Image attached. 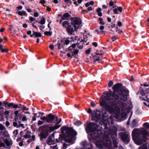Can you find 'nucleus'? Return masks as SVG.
Wrapping results in <instances>:
<instances>
[{
    "label": "nucleus",
    "mask_w": 149,
    "mask_h": 149,
    "mask_svg": "<svg viewBox=\"0 0 149 149\" xmlns=\"http://www.w3.org/2000/svg\"><path fill=\"white\" fill-rule=\"evenodd\" d=\"M112 89L113 92L112 93L109 91L106 93L104 97L105 100H102L100 102V105L105 108V111L111 113H114L115 110L118 109L119 107L122 109L121 117L125 118L127 116L126 113L130 111L131 105V102H123L127 100L129 91L123 88L122 84L120 83L114 85Z\"/></svg>",
    "instance_id": "1"
},
{
    "label": "nucleus",
    "mask_w": 149,
    "mask_h": 149,
    "mask_svg": "<svg viewBox=\"0 0 149 149\" xmlns=\"http://www.w3.org/2000/svg\"><path fill=\"white\" fill-rule=\"evenodd\" d=\"M106 111H97L92 115V120L96 122H90L86 126L85 130L87 133L92 132L91 136L93 140H99L103 136L104 129L107 130L109 126L110 121L112 124L113 119L111 116L109 118Z\"/></svg>",
    "instance_id": "2"
},
{
    "label": "nucleus",
    "mask_w": 149,
    "mask_h": 149,
    "mask_svg": "<svg viewBox=\"0 0 149 149\" xmlns=\"http://www.w3.org/2000/svg\"><path fill=\"white\" fill-rule=\"evenodd\" d=\"M81 19L78 17L72 18L71 20V23L68 26V32L70 35L73 34L75 31L80 29L82 26Z\"/></svg>",
    "instance_id": "3"
},
{
    "label": "nucleus",
    "mask_w": 149,
    "mask_h": 149,
    "mask_svg": "<svg viewBox=\"0 0 149 149\" xmlns=\"http://www.w3.org/2000/svg\"><path fill=\"white\" fill-rule=\"evenodd\" d=\"M61 132L63 134V136L64 137L68 139H65L64 140H75L76 139V136L77 135V132L72 128L64 126L61 127Z\"/></svg>",
    "instance_id": "4"
},
{
    "label": "nucleus",
    "mask_w": 149,
    "mask_h": 149,
    "mask_svg": "<svg viewBox=\"0 0 149 149\" xmlns=\"http://www.w3.org/2000/svg\"><path fill=\"white\" fill-rule=\"evenodd\" d=\"M136 129H134L132 132V140H142L140 138V136L144 140H148L149 139V133L146 130L142 129L140 130L139 134L136 131Z\"/></svg>",
    "instance_id": "5"
},
{
    "label": "nucleus",
    "mask_w": 149,
    "mask_h": 149,
    "mask_svg": "<svg viewBox=\"0 0 149 149\" xmlns=\"http://www.w3.org/2000/svg\"><path fill=\"white\" fill-rule=\"evenodd\" d=\"M140 94L143 96V100L145 101L143 103L146 106L149 107V89L148 88L141 89Z\"/></svg>",
    "instance_id": "6"
},
{
    "label": "nucleus",
    "mask_w": 149,
    "mask_h": 149,
    "mask_svg": "<svg viewBox=\"0 0 149 149\" xmlns=\"http://www.w3.org/2000/svg\"><path fill=\"white\" fill-rule=\"evenodd\" d=\"M117 128L115 126L113 127L111 129L109 130V131L107 132V130L104 131L103 130V135L106 137L109 136L110 134H113L111 135L112 138H114V140H116L117 139Z\"/></svg>",
    "instance_id": "7"
},
{
    "label": "nucleus",
    "mask_w": 149,
    "mask_h": 149,
    "mask_svg": "<svg viewBox=\"0 0 149 149\" xmlns=\"http://www.w3.org/2000/svg\"><path fill=\"white\" fill-rule=\"evenodd\" d=\"M60 126V125H55L54 126H52L49 125H43L42 127L46 130V132L48 133V132H50L53 131L55 130L58 129Z\"/></svg>",
    "instance_id": "8"
},
{
    "label": "nucleus",
    "mask_w": 149,
    "mask_h": 149,
    "mask_svg": "<svg viewBox=\"0 0 149 149\" xmlns=\"http://www.w3.org/2000/svg\"><path fill=\"white\" fill-rule=\"evenodd\" d=\"M12 143L11 140H0V147H3L9 149Z\"/></svg>",
    "instance_id": "9"
},
{
    "label": "nucleus",
    "mask_w": 149,
    "mask_h": 149,
    "mask_svg": "<svg viewBox=\"0 0 149 149\" xmlns=\"http://www.w3.org/2000/svg\"><path fill=\"white\" fill-rule=\"evenodd\" d=\"M47 122L48 123H52L54 120L57 121L58 119L57 116H55L51 113L47 116Z\"/></svg>",
    "instance_id": "10"
},
{
    "label": "nucleus",
    "mask_w": 149,
    "mask_h": 149,
    "mask_svg": "<svg viewBox=\"0 0 149 149\" xmlns=\"http://www.w3.org/2000/svg\"><path fill=\"white\" fill-rule=\"evenodd\" d=\"M119 135L120 136L121 140H129L130 137L129 134L125 132H120Z\"/></svg>",
    "instance_id": "11"
},
{
    "label": "nucleus",
    "mask_w": 149,
    "mask_h": 149,
    "mask_svg": "<svg viewBox=\"0 0 149 149\" xmlns=\"http://www.w3.org/2000/svg\"><path fill=\"white\" fill-rule=\"evenodd\" d=\"M71 15L68 13H64L61 17L63 20H68L69 19Z\"/></svg>",
    "instance_id": "12"
},
{
    "label": "nucleus",
    "mask_w": 149,
    "mask_h": 149,
    "mask_svg": "<svg viewBox=\"0 0 149 149\" xmlns=\"http://www.w3.org/2000/svg\"><path fill=\"white\" fill-rule=\"evenodd\" d=\"M72 140H65V143H63V146L62 147L61 149H65L67 148V146L70 145L69 143L72 144L71 142Z\"/></svg>",
    "instance_id": "13"
},
{
    "label": "nucleus",
    "mask_w": 149,
    "mask_h": 149,
    "mask_svg": "<svg viewBox=\"0 0 149 149\" xmlns=\"http://www.w3.org/2000/svg\"><path fill=\"white\" fill-rule=\"evenodd\" d=\"M48 136V133L47 132H41L40 134V135H39L40 140L46 138Z\"/></svg>",
    "instance_id": "14"
},
{
    "label": "nucleus",
    "mask_w": 149,
    "mask_h": 149,
    "mask_svg": "<svg viewBox=\"0 0 149 149\" xmlns=\"http://www.w3.org/2000/svg\"><path fill=\"white\" fill-rule=\"evenodd\" d=\"M33 36H35L34 38H35L36 37H41L42 35L40 33L33 31V34L32 35H31V37H32Z\"/></svg>",
    "instance_id": "15"
},
{
    "label": "nucleus",
    "mask_w": 149,
    "mask_h": 149,
    "mask_svg": "<svg viewBox=\"0 0 149 149\" xmlns=\"http://www.w3.org/2000/svg\"><path fill=\"white\" fill-rule=\"evenodd\" d=\"M16 13L18 14V15L20 16H27V14L26 12L24 11L23 10L22 11H18L16 12Z\"/></svg>",
    "instance_id": "16"
},
{
    "label": "nucleus",
    "mask_w": 149,
    "mask_h": 149,
    "mask_svg": "<svg viewBox=\"0 0 149 149\" xmlns=\"http://www.w3.org/2000/svg\"><path fill=\"white\" fill-rule=\"evenodd\" d=\"M69 23L67 21H64L62 23V26L63 27H67V31H68V26L70 25Z\"/></svg>",
    "instance_id": "17"
},
{
    "label": "nucleus",
    "mask_w": 149,
    "mask_h": 149,
    "mask_svg": "<svg viewBox=\"0 0 149 149\" xmlns=\"http://www.w3.org/2000/svg\"><path fill=\"white\" fill-rule=\"evenodd\" d=\"M134 143L137 145H140L143 142H145V140H134Z\"/></svg>",
    "instance_id": "18"
},
{
    "label": "nucleus",
    "mask_w": 149,
    "mask_h": 149,
    "mask_svg": "<svg viewBox=\"0 0 149 149\" xmlns=\"http://www.w3.org/2000/svg\"><path fill=\"white\" fill-rule=\"evenodd\" d=\"M1 134L6 137H9V135L8 132L6 131L2 132H0V135H1Z\"/></svg>",
    "instance_id": "19"
},
{
    "label": "nucleus",
    "mask_w": 149,
    "mask_h": 149,
    "mask_svg": "<svg viewBox=\"0 0 149 149\" xmlns=\"http://www.w3.org/2000/svg\"><path fill=\"white\" fill-rule=\"evenodd\" d=\"M18 120L17 118H15L13 120V125L15 127H18Z\"/></svg>",
    "instance_id": "20"
},
{
    "label": "nucleus",
    "mask_w": 149,
    "mask_h": 149,
    "mask_svg": "<svg viewBox=\"0 0 149 149\" xmlns=\"http://www.w3.org/2000/svg\"><path fill=\"white\" fill-rule=\"evenodd\" d=\"M0 49L1 50V52L2 53H4V52H8V50L6 49H4L3 48V46L0 44Z\"/></svg>",
    "instance_id": "21"
},
{
    "label": "nucleus",
    "mask_w": 149,
    "mask_h": 149,
    "mask_svg": "<svg viewBox=\"0 0 149 149\" xmlns=\"http://www.w3.org/2000/svg\"><path fill=\"white\" fill-rule=\"evenodd\" d=\"M101 9L100 8H98L96 10V12L97 13V15L100 17L102 15V13L101 12Z\"/></svg>",
    "instance_id": "22"
},
{
    "label": "nucleus",
    "mask_w": 149,
    "mask_h": 149,
    "mask_svg": "<svg viewBox=\"0 0 149 149\" xmlns=\"http://www.w3.org/2000/svg\"><path fill=\"white\" fill-rule=\"evenodd\" d=\"M45 22V18L43 17L40 21H39L38 23L41 24H44Z\"/></svg>",
    "instance_id": "23"
},
{
    "label": "nucleus",
    "mask_w": 149,
    "mask_h": 149,
    "mask_svg": "<svg viewBox=\"0 0 149 149\" xmlns=\"http://www.w3.org/2000/svg\"><path fill=\"white\" fill-rule=\"evenodd\" d=\"M132 126L133 127H135L137 126V123L136 122V120L135 119H134L132 121Z\"/></svg>",
    "instance_id": "24"
},
{
    "label": "nucleus",
    "mask_w": 149,
    "mask_h": 149,
    "mask_svg": "<svg viewBox=\"0 0 149 149\" xmlns=\"http://www.w3.org/2000/svg\"><path fill=\"white\" fill-rule=\"evenodd\" d=\"M120 115V112H117L114 114L113 117L116 118H119Z\"/></svg>",
    "instance_id": "25"
},
{
    "label": "nucleus",
    "mask_w": 149,
    "mask_h": 149,
    "mask_svg": "<svg viewBox=\"0 0 149 149\" xmlns=\"http://www.w3.org/2000/svg\"><path fill=\"white\" fill-rule=\"evenodd\" d=\"M47 143L49 145H53L54 143V140H47Z\"/></svg>",
    "instance_id": "26"
},
{
    "label": "nucleus",
    "mask_w": 149,
    "mask_h": 149,
    "mask_svg": "<svg viewBox=\"0 0 149 149\" xmlns=\"http://www.w3.org/2000/svg\"><path fill=\"white\" fill-rule=\"evenodd\" d=\"M20 118H22L21 120L23 121H24L27 120V118L26 116L25 115H22Z\"/></svg>",
    "instance_id": "27"
},
{
    "label": "nucleus",
    "mask_w": 149,
    "mask_h": 149,
    "mask_svg": "<svg viewBox=\"0 0 149 149\" xmlns=\"http://www.w3.org/2000/svg\"><path fill=\"white\" fill-rule=\"evenodd\" d=\"M102 58V55H100V56H98L97 58H96L94 60V62H96V61H100L102 60L101 58Z\"/></svg>",
    "instance_id": "28"
},
{
    "label": "nucleus",
    "mask_w": 149,
    "mask_h": 149,
    "mask_svg": "<svg viewBox=\"0 0 149 149\" xmlns=\"http://www.w3.org/2000/svg\"><path fill=\"white\" fill-rule=\"evenodd\" d=\"M9 113V112L8 111V110H6L5 111V112H4V113L2 115L3 116H2V115L1 116L2 119H3V116L4 115H8V114Z\"/></svg>",
    "instance_id": "29"
},
{
    "label": "nucleus",
    "mask_w": 149,
    "mask_h": 149,
    "mask_svg": "<svg viewBox=\"0 0 149 149\" xmlns=\"http://www.w3.org/2000/svg\"><path fill=\"white\" fill-rule=\"evenodd\" d=\"M6 129L5 127L2 124H0V130H5Z\"/></svg>",
    "instance_id": "30"
},
{
    "label": "nucleus",
    "mask_w": 149,
    "mask_h": 149,
    "mask_svg": "<svg viewBox=\"0 0 149 149\" xmlns=\"http://www.w3.org/2000/svg\"><path fill=\"white\" fill-rule=\"evenodd\" d=\"M44 34L45 35L51 36L52 35V32L49 31H46L44 32Z\"/></svg>",
    "instance_id": "31"
},
{
    "label": "nucleus",
    "mask_w": 149,
    "mask_h": 149,
    "mask_svg": "<svg viewBox=\"0 0 149 149\" xmlns=\"http://www.w3.org/2000/svg\"><path fill=\"white\" fill-rule=\"evenodd\" d=\"M0 109H1V111H0V117L4 113V112L3 111V108L1 106H0Z\"/></svg>",
    "instance_id": "32"
},
{
    "label": "nucleus",
    "mask_w": 149,
    "mask_h": 149,
    "mask_svg": "<svg viewBox=\"0 0 149 149\" xmlns=\"http://www.w3.org/2000/svg\"><path fill=\"white\" fill-rule=\"evenodd\" d=\"M113 142V145L115 147L117 148L118 147L117 145V140H112Z\"/></svg>",
    "instance_id": "33"
},
{
    "label": "nucleus",
    "mask_w": 149,
    "mask_h": 149,
    "mask_svg": "<svg viewBox=\"0 0 149 149\" xmlns=\"http://www.w3.org/2000/svg\"><path fill=\"white\" fill-rule=\"evenodd\" d=\"M13 133L14 135V136L15 137H16L17 135L18 134V130H15L13 132Z\"/></svg>",
    "instance_id": "34"
},
{
    "label": "nucleus",
    "mask_w": 149,
    "mask_h": 149,
    "mask_svg": "<svg viewBox=\"0 0 149 149\" xmlns=\"http://www.w3.org/2000/svg\"><path fill=\"white\" fill-rule=\"evenodd\" d=\"M19 141V145L20 146H22L23 145L24 141L22 140Z\"/></svg>",
    "instance_id": "35"
},
{
    "label": "nucleus",
    "mask_w": 149,
    "mask_h": 149,
    "mask_svg": "<svg viewBox=\"0 0 149 149\" xmlns=\"http://www.w3.org/2000/svg\"><path fill=\"white\" fill-rule=\"evenodd\" d=\"M81 124V122L79 121H77L74 123V125L77 126H79Z\"/></svg>",
    "instance_id": "36"
},
{
    "label": "nucleus",
    "mask_w": 149,
    "mask_h": 149,
    "mask_svg": "<svg viewBox=\"0 0 149 149\" xmlns=\"http://www.w3.org/2000/svg\"><path fill=\"white\" fill-rule=\"evenodd\" d=\"M84 38L83 39H81V40H80L81 42H83L84 43H86V42L87 41V39L86 38H85V37L84 36Z\"/></svg>",
    "instance_id": "37"
},
{
    "label": "nucleus",
    "mask_w": 149,
    "mask_h": 149,
    "mask_svg": "<svg viewBox=\"0 0 149 149\" xmlns=\"http://www.w3.org/2000/svg\"><path fill=\"white\" fill-rule=\"evenodd\" d=\"M79 52V50L78 49L75 50L74 52H72V55L73 56L74 54H77Z\"/></svg>",
    "instance_id": "38"
},
{
    "label": "nucleus",
    "mask_w": 149,
    "mask_h": 149,
    "mask_svg": "<svg viewBox=\"0 0 149 149\" xmlns=\"http://www.w3.org/2000/svg\"><path fill=\"white\" fill-rule=\"evenodd\" d=\"M91 48H89L85 51V53L86 54H89L91 52Z\"/></svg>",
    "instance_id": "39"
},
{
    "label": "nucleus",
    "mask_w": 149,
    "mask_h": 149,
    "mask_svg": "<svg viewBox=\"0 0 149 149\" xmlns=\"http://www.w3.org/2000/svg\"><path fill=\"white\" fill-rule=\"evenodd\" d=\"M113 84V82L112 80H111L109 81V83L108 84V86L109 87H111Z\"/></svg>",
    "instance_id": "40"
},
{
    "label": "nucleus",
    "mask_w": 149,
    "mask_h": 149,
    "mask_svg": "<svg viewBox=\"0 0 149 149\" xmlns=\"http://www.w3.org/2000/svg\"><path fill=\"white\" fill-rule=\"evenodd\" d=\"M143 125L144 127L148 128L149 127V124L148 123L146 122L143 123Z\"/></svg>",
    "instance_id": "41"
},
{
    "label": "nucleus",
    "mask_w": 149,
    "mask_h": 149,
    "mask_svg": "<svg viewBox=\"0 0 149 149\" xmlns=\"http://www.w3.org/2000/svg\"><path fill=\"white\" fill-rule=\"evenodd\" d=\"M24 136V138L26 139H30L31 137L30 135L28 134H26Z\"/></svg>",
    "instance_id": "42"
},
{
    "label": "nucleus",
    "mask_w": 149,
    "mask_h": 149,
    "mask_svg": "<svg viewBox=\"0 0 149 149\" xmlns=\"http://www.w3.org/2000/svg\"><path fill=\"white\" fill-rule=\"evenodd\" d=\"M104 29V26H101L100 27V30H101V32L102 33H103L104 32V31H102Z\"/></svg>",
    "instance_id": "43"
},
{
    "label": "nucleus",
    "mask_w": 149,
    "mask_h": 149,
    "mask_svg": "<svg viewBox=\"0 0 149 149\" xmlns=\"http://www.w3.org/2000/svg\"><path fill=\"white\" fill-rule=\"evenodd\" d=\"M40 119L42 120H46V122H47V116H42L40 118Z\"/></svg>",
    "instance_id": "44"
},
{
    "label": "nucleus",
    "mask_w": 149,
    "mask_h": 149,
    "mask_svg": "<svg viewBox=\"0 0 149 149\" xmlns=\"http://www.w3.org/2000/svg\"><path fill=\"white\" fill-rule=\"evenodd\" d=\"M18 126L19 127H24V125L22 124H21V121L19 120L18 121Z\"/></svg>",
    "instance_id": "45"
},
{
    "label": "nucleus",
    "mask_w": 149,
    "mask_h": 149,
    "mask_svg": "<svg viewBox=\"0 0 149 149\" xmlns=\"http://www.w3.org/2000/svg\"><path fill=\"white\" fill-rule=\"evenodd\" d=\"M143 86L144 87V88H143L142 89H143L144 88H148L147 87H148V86H149V84H147V83H146V84H143ZM148 88V89H149V87Z\"/></svg>",
    "instance_id": "46"
},
{
    "label": "nucleus",
    "mask_w": 149,
    "mask_h": 149,
    "mask_svg": "<svg viewBox=\"0 0 149 149\" xmlns=\"http://www.w3.org/2000/svg\"><path fill=\"white\" fill-rule=\"evenodd\" d=\"M43 123H44L43 121H41V120H39L38 122V125H42Z\"/></svg>",
    "instance_id": "47"
},
{
    "label": "nucleus",
    "mask_w": 149,
    "mask_h": 149,
    "mask_svg": "<svg viewBox=\"0 0 149 149\" xmlns=\"http://www.w3.org/2000/svg\"><path fill=\"white\" fill-rule=\"evenodd\" d=\"M117 8L118 10L120 13H121L122 10V8L121 7H117Z\"/></svg>",
    "instance_id": "48"
},
{
    "label": "nucleus",
    "mask_w": 149,
    "mask_h": 149,
    "mask_svg": "<svg viewBox=\"0 0 149 149\" xmlns=\"http://www.w3.org/2000/svg\"><path fill=\"white\" fill-rule=\"evenodd\" d=\"M14 105V104L13 103H9L8 107L11 108H13V107Z\"/></svg>",
    "instance_id": "49"
},
{
    "label": "nucleus",
    "mask_w": 149,
    "mask_h": 149,
    "mask_svg": "<svg viewBox=\"0 0 149 149\" xmlns=\"http://www.w3.org/2000/svg\"><path fill=\"white\" fill-rule=\"evenodd\" d=\"M70 43V41L68 40H66L65 41L64 44L66 45H68Z\"/></svg>",
    "instance_id": "50"
},
{
    "label": "nucleus",
    "mask_w": 149,
    "mask_h": 149,
    "mask_svg": "<svg viewBox=\"0 0 149 149\" xmlns=\"http://www.w3.org/2000/svg\"><path fill=\"white\" fill-rule=\"evenodd\" d=\"M114 13L115 14H118V9L117 8H115L113 10Z\"/></svg>",
    "instance_id": "51"
},
{
    "label": "nucleus",
    "mask_w": 149,
    "mask_h": 149,
    "mask_svg": "<svg viewBox=\"0 0 149 149\" xmlns=\"http://www.w3.org/2000/svg\"><path fill=\"white\" fill-rule=\"evenodd\" d=\"M139 149H147L146 146L144 145L142 147H140Z\"/></svg>",
    "instance_id": "52"
},
{
    "label": "nucleus",
    "mask_w": 149,
    "mask_h": 149,
    "mask_svg": "<svg viewBox=\"0 0 149 149\" xmlns=\"http://www.w3.org/2000/svg\"><path fill=\"white\" fill-rule=\"evenodd\" d=\"M117 39V38L116 37V36H113V37L111 38V39L113 41H115L116 39Z\"/></svg>",
    "instance_id": "53"
},
{
    "label": "nucleus",
    "mask_w": 149,
    "mask_h": 149,
    "mask_svg": "<svg viewBox=\"0 0 149 149\" xmlns=\"http://www.w3.org/2000/svg\"><path fill=\"white\" fill-rule=\"evenodd\" d=\"M117 25L119 27H120L122 25V23L120 21H118Z\"/></svg>",
    "instance_id": "54"
},
{
    "label": "nucleus",
    "mask_w": 149,
    "mask_h": 149,
    "mask_svg": "<svg viewBox=\"0 0 149 149\" xmlns=\"http://www.w3.org/2000/svg\"><path fill=\"white\" fill-rule=\"evenodd\" d=\"M64 2L65 3H69L70 4H71L72 2L71 0H64Z\"/></svg>",
    "instance_id": "55"
},
{
    "label": "nucleus",
    "mask_w": 149,
    "mask_h": 149,
    "mask_svg": "<svg viewBox=\"0 0 149 149\" xmlns=\"http://www.w3.org/2000/svg\"><path fill=\"white\" fill-rule=\"evenodd\" d=\"M29 20L31 22H32L35 20V19L32 17H29Z\"/></svg>",
    "instance_id": "56"
},
{
    "label": "nucleus",
    "mask_w": 149,
    "mask_h": 149,
    "mask_svg": "<svg viewBox=\"0 0 149 149\" xmlns=\"http://www.w3.org/2000/svg\"><path fill=\"white\" fill-rule=\"evenodd\" d=\"M22 109L24 111L25 110H29L28 108H27L26 107L23 105L22 108Z\"/></svg>",
    "instance_id": "57"
},
{
    "label": "nucleus",
    "mask_w": 149,
    "mask_h": 149,
    "mask_svg": "<svg viewBox=\"0 0 149 149\" xmlns=\"http://www.w3.org/2000/svg\"><path fill=\"white\" fill-rule=\"evenodd\" d=\"M92 45L95 47H96L97 46V43L95 42H93L92 43Z\"/></svg>",
    "instance_id": "58"
},
{
    "label": "nucleus",
    "mask_w": 149,
    "mask_h": 149,
    "mask_svg": "<svg viewBox=\"0 0 149 149\" xmlns=\"http://www.w3.org/2000/svg\"><path fill=\"white\" fill-rule=\"evenodd\" d=\"M3 103L4 104L5 107H7V105H8V106L9 103L8 102H5L4 101V102H3Z\"/></svg>",
    "instance_id": "59"
},
{
    "label": "nucleus",
    "mask_w": 149,
    "mask_h": 149,
    "mask_svg": "<svg viewBox=\"0 0 149 149\" xmlns=\"http://www.w3.org/2000/svg\"><path fill=\"white\" fill-rule=\"evenodd\" d=\"M19 113V111L17 110L16 111L14 112V114L15 115V116H17L18 114Z\"/></svg>",
    "instance_id": "60"
},
{
    "label": "nucleus",
    "mask_w": 149,
    "mask_h": 149,
    "mask_svg": "<svg viewBox=\"0 0 149 149\" xmlns=\"http://www.w3.org/2000/svg\"><path fill=\"white\" fill-rule=\"evenodd\" d=\"M96 105L94 102H92L91 103V106L92 107H95L96 106Z\"/></svg>",
    "instance_id": "61"
},
{
    "label": "nucleus",
    "mask_w": 149,
    "mask_h": 149,
    "mask_svg": "<svg viewBox=\"0 0 149 149\" xmlns=\"http://www.w3.org/2000/svg\"><path fill=\"white\" fill-rule=\"evenodd\" d=\"M49 48L52 50H53L54 48V46L52 45H51L49 46Z\"/></svg>",
    "instance_id": "62"
},
{
    "label": "nucleus",
    "mask_w": 149,
    "mask_h": 149,
    "mask_svg": "<svg viewBox=\"0 0 149 149\" xmlns=\"http://www.w3.org/2000/svg\"><path fill=\"white\" fill-rule=\"evenodd\" d=\"M45 3V0H41L40 1V3L41 4H44Z\"/></svg>",
    "instance_id": "63"
},
{
    "label": "nucleus",
    "mask_w": 149,
    "mask_h": 149,
    "mask_svg": "<svg viewBox=\"0 0 149 149\" xmlns=\"http://www.w3.org/2000/svg\"><path fill=\"white\" fill-rule=\"evenodd\" d=\"M26 10L29 13H31V10L30 8H26Z\"/></svg>",
    "instance_id": "64"
}]
</instances>
